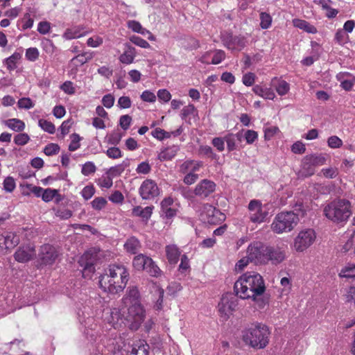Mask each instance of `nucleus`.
I'll return each mask as SVG.
<instances>
[{"label": "nucleus", "instance_id": "nucleus-39", "mask_svg": "<svg viewBox=\"0 0 355 355\" xmlns=\"http://www.w3.org/2000/svg\"><path fill=\"white\" fill-rule=\"evenodd\" d=\"M38 125L45 132L53 134L55 132V127L53 123L46 119H41L38 121Z\"/></svg>", "mask_w": 355, "mask_h": 355}, {"label": "nucleus", "instance_id": "nucleus-32", "mask_svg": "<svg viewBox=\"0 0 355 355\" xmlns=\"http://www.w3.org/2000/svg\"><path fill=\"white\" fill-rule=\"evenodd\" d=\"M143 270H146L152 277H158L161 273V270L159 267L150 257L147 260L146 265Z\"/></svg>", "mask_w": 355, "mask_h": 355}, {"label": "nucleus", "instance_id": "nucleus-20", "mask_svg": "<svg viewBox=\"0 0 355 355\" xmlns=\"http://www.w3.org/2000/svg\"><path fill=\"white\" fill-rule=\"evenodd\" d=\"M116 284L113 282L112 277H111V275H109L108 269L99 277V286L104 292L112 294V288Z\"/></svg>", "mask_w": 355, "mask_h": 355}, {"label": "nucleus", "instance_id": "nucleus-16", "mask_svg": "<svg viewBox=\"0 0 355 355\" xmlns=\"http://www.w3.org/2000/svg\"><path fill=\"white\" fill-rule=\"evenodd\" d=\"M107 322L114 329H121L123 327L127 326L126 318L118 308H113L110 310Z\"/></svg>", "mask_w": 355, "mask_h": 355}, {"label": "nucleus", "instance_id": "nucleus-13", "mask_svg": "<svg viewBox=\"0 0 355 355\" xmlns=\"http://www.w3.org/2000/svg\"><path fill=\"white\" fill-rule=\"evenodd\" d=\"M139 191L144 200L153 199L159 194V189L155 182L149 179L142 182Z\"/></svg>", "mask_w": 355, "mask_h": 355}, {"label": "nucleus", "instance_id": "nucleus-30", "mask_svg": "<svg viewBox=\"0 0 355 355\" xmlns=\"http://www.w3.org/2000/svg\"><path fill=\"white\" fill-rule=\"evenodd\" d=\"M306 160L309 161L315 168L322 166L326 162V157L322 154H312L305 156Z\"/></svg>", "mask_w": 355, "mask_h": 355}, {"label": "nucleus", "instance_id": "nucleus-53", "mask_svg": "<svg viewBox=\"0 0 355 355\" xmlns=\"http://www.w3.org/2000/svg\"><path fill=\"white\" fill-rule=\"evenodd\" d=\"M59 151L60 146L58 144L53 143L46 145L44 149V153L48 156L56 155L59 153Z\"/></svg>", "mask_w": 355, "mask_h": 355}, {"label": "nucleus", "instance_id": "nucleus-2", "mask_svg": "<svg viewBox=\"0 0 355 355\" xmlns=\"http://www.w3.org/2000/svg\"><path fill=\"white\" fill-rule=\"evenodd\" d=\"M295 211H282L277 214L272 224V230L277 234H282L292 231L297 225L300 220V216L302 217L305 214V210L302 204L297 205Z\"/></svg>", "mask_w": 355, "mask_h": 355}, {"label": "nucleus", "instance_id": "nucleus-36", "mask_svg": "<svg viewBox=\"0 0 355 355\" xmlns=\"http://www.w3.org/2000/svg\"><path fill=\"white\" fill-rule=\"evenodd\" d=\"M273 80L277 81V85H275V89L279 95L284 96L289 92L290 85L286 80H278L277 78H275Z\"/></svg>", "mask_w": 355, "mask_h": 355}, {"label": "nucleus", "instance_id": "nucleus-33", "mask_svg": "<svg viewBox=\"0 0 355 355\" xmlns=\"http://www.w3.org/2000/svg\"><path fill=\"white\" fill-rule=\"evenodd\" d=\"M6 125L15 132H21L25 128V123L18 119H10L6 121Z\"/></svg>", "mask_w": 355, "mask_h": 355}, {"label": "nucleus", "instance_id": "nucleus-8", "mask_svg": "<svg viewBox=\"0 0 355 355\" xmlns=\"http://www.w3.org/2000/svg\"><path fill=\"white\" fill-rule=\"evenodd\" d=\"M237 295L232 293H225L221 297L220 302L218 304V310L225 320H227L230 315L236 310L238 306Z\"/></svg>", "mask_w": 355, "mask_h": 355}, {"label": "nucleus", "instance_id": "nucleus-9", "mask_svg": "<svg viewBox=\"0 0 355 355\" xmlns=\"http://www.w3.org/2000/svg\"><path fill=\"white\" fill-rule=\"evenodd\" d=\"M315 233L312 229L300 231L294 241V248L297 252H303L309 248L315 240Z\"/></svg>", "mask_w": 355, "mask_h": 355}, {"label": "nucleus", "instance_id": "nucleus-12", "mask_svg": "<svg viewBox=\"0 0 355 355\" xmlns=\"http://www.w3.org/2000/svg\"><path fill=\"white\" fill-rule=\"evenodd\" d=\"M35 255V245L28 243L19 246L14 254V258L19 263H26L33 259Z\"/></svg>", "mask_w": 355, "mask_h": 355}, {"label": "nucleus", "instance_id": "nucleus-29", "mask_svg": "<svg viewBox=\"0 0 355 355\" xmlns=\"http://www.w3.org/2000/svg\"><path fill=\"white\" fill-rule=\"evenodd\" d=\"M124 248L128 252L136 254L141 248V244L136 237L132 236L126 241Z\"/></svg>", "mask_w": 355, "mask_h": 355}, {"label": "nucleus", "instance_id": "nucleus-56", "mask_svg": "<svg viewBox=\"0 0 355 355\" xmlns=\"http://www.w3.org/2000/svg\"><path fill=\"white\" fill-rule=\"evenodd\" d=\"M225 141L227 143V150L230 151H233L236 148V139L235 136L233 134H228L225 137Z\"/></svg>", "mask_w": 355, "mask_h": 355}, {"label": "nucleus", "instance_id": "nucleus-63", "mask_svg": "<svg viewBox=\"0 0 355 355\" xmlns=\"http://www.w3.org/2000/svg\"><path fill=\"white\" fill-rule=\"evenodd\" d=\"M132 122V117L128 114L122 115L119 119V125L122 129L126 130L129 128Z\"/></svg>", "mask_w": 355, "mask_h": 355}, {"label": "nucleus", "instance_id": "nucleus-62", "mask_svg": "<svg viewBox=\"0 0 355 355\" xmlns=\"http://www.w3.org/2000/svg\"><path fill=\"white\" fill-rule=\"evenodd\" d=\"M73 123V121L71 119H69L62 122L60 127L62 137H64L66 135H67L69 132V130Z\"/></svg>", "mask_w": 355, "mask_h": 355}, {"label": "nucleus", "instance_id": "nucleus-21", "mask_svg": "<svg viewBox=\"0 0 355 355\" xmlns=\"http://www.w3.org/2000/svg\"><path fill=\"white\" fill-rule=\"evenodd\" d=\"M153 206H148L142 208L141 206H136L132 210L134 216L140 217L143 221L147 222L152 216Z\"/></svg>", "mask_w": 355, "mask_h": 355}, {"label": "nucleus", "instance_id": "nucleus-17", "mask_svg": "<svg viewBox=\"0 0 355 355\" xmlns=\"http://www.w3.org/2000/svg\"><path fill=\"white\" fill-rule=\"evenodd\" d=\"M173 200L171 197L165 198L161 202L160 216L163 218L171 219L176 216L177 209L173 207Z\"/></svg>", "mask_w": 355, "mask_h": 355}, {"label": "nucleus", "instance_id": "nucleus-15", "mask_svg": "<svg viewBox=\"0 0 355 355\" xmlns=\"http://www.w3.org/2000/svg\"><path fill=\"white\" fill-rule=\"evenodd\" d=\"M202 215L205 216V219L209 224H217L225 219V215L209 204L204 205Z\"/></svg>", "mask_w": 355, "mask_h": 355}, {"label": "nucleus", "instance_id": "nucleus-24", "mask_svg": "<svg viewBox=\"0 0 355 355\" xmlns=\"http://www.w3.org/2000/svg\"><path fill=\"white\" fill-rule=\"evenodd\" d=\"M315 167L311 164L309 161L306 160L304 157L302 161L301 168L297 173V175L300 178H305L311 176L315 173Z\"/></svg>", "mask_w": 355, "mask_h": 355}, {"label": "nucleus", "instance_id": "nucleus-19", "mask_svg": "<svg viewBox=\"0 0 355 355\" xmlns=\"http://www.w3.org/2000/svg\"><path fill=\"white\" fill-rule=\"evenodd\" d=\"M269 250L267 252V263L271 261L273 264H278L282 262L286 258L285 251L280 248H275L268 245Z\"/></svg>", "mask_w": 355, "mask_h": 355}, {"label": "nucleus", "instance_id": "nucleus-5", "mask_svg": "<svg viewBox=\"0 0 355 355\" xmlns=\"http://www.w3.org/2000/svg\"><path fill=\"white\" fill-rule=\"evenodd\" d=\"M109 275L113 279L116 285L112 288V294L122 292L129 279V272L123 265H112L108 268Z\"/></svg>", "mask_w": 355, "mask_h": 355}, {"label": "nucleus", "instance_id": "nucleus-27", "mask_svg": "<svg viewBox=\"0 0 355 355\" xmlns=\"http://www.w3.org/2000/svg\"><path fill=\"white\" fill-rule=\"evenodd\" d=\"M135 55V49L131 46L127 45L126 49L120 55L119 60L123 64H129L133 62Z\"/></svg>", "mask_w": 355, "mask_h": 355}, {"label": "nucleus", "instance_id": "nucleus-14", "mask_svg": "<svg viewBox=\"0 0 355 355\" xmlns=\"http://www.w3.org/2000/svg\"><path fill=\"white\" fill-rule=\"evenodd\" d=\"M216 184L209 180H201L195 187L194 193L201 199H205L216 190Z\"/></svg>", "mask_w": 355, "mask_h": 355}, {"label": "nucleus", "instance_id": "nucleus-52", "mask_svg": "<svg viewBox=\"0 0 355 355\" xmlns=\"http://www.w3.org/2000/svg\"><path fill=\"white\" fill-rule=\"evenodd\" d=\"M128 27L132 29L134 32L139 33L144 35L145 32L149 33L146 29L143 28L141 24L137 21L132 20L128 21Z\"/></svg>", "mask_w": 355, "mask_h": 355}, {"label": "nucleus", "instance_id": "nucleus-45", "mask_svg": "<svg viewBox=\"0 0 355 355\" xmlns=\"http://www.w3.org/2000/svg\"><path fill=\"white\" fill-rule=\"evenodd\" d=\"M335 40L340 45L346 44L349 40L348 35L343 29H338L335 35Z\"/></svg>", "mask_w": 355, "mask_h": 355}, {"label": "nucleus", "instance_id": "nucleus-49", "mask_svg": "<svg viewBox=\"0 0 355 355\" xmlns=\"http://www.w3.org/2000/svg\"><path fill=\"white\" fill-rule=\"evenodd\" d=\"M17 105L21 109L29 110L34 107L35 104L30 98H21L17 102Z\"/></svg>", "mask_w": 355, "mask_h": 355}, {"label": "nucleus", "instance_id": "nucleus-37", "mask_svg": "<svg viewBox=\"0 0 355 355\" xmlns=\"http://www.w3.org/2000/svg\"><path fill=\"white\" fill-rule=\"evenodd\" d=\"M339 276L345 278H355V264L348 263L343 267L339 273Z\"/></svg>", "mask_w": 355, "mask_h": 355}, {"label": "nucleus", "instance_id": "nucleus-44", "mask_svg": "<svg viewBox=\"0 0 355 355\" xmlns=\"http://www.w3.org/2000/svg\"><path fill=\"white\" fill-rule=\"evenodd\" d=\"M151 135L153 137L157 139L158 140H163L164 139L170 138L171 136V133L169 132H166L163 129L159 128H155L152 132Z\"/></svg>", "mask_w": 355, "mask_h": 355}, {"label": "nucleus", "instance_id": "nucleus-48", "mask_svg": "<svg viewBox=\"0 0 355 355\" xmlns=\"http://www.w3.org/2000/svg\"><path fill=\"white\" fill-rule=\"evenodd\" d=\"M71 143L69 145V151H75L80 148V137L76 133H73L71 135Z\"/></svg>", "mask_w": 355, "mask_h": 355}, {"label": "nucleus", "instance_id": "nucleus-1", "mask_svg": "<svg viewBox=\"0 0 355 355\" xmlns=\"http://www.w3.org/2000/svg\"><path fill=\"white\" fill-rule=\"evenodd\" d=\"M266 290L261 275L254 271L246 272L234 283V291L241 299L252 298L261 295Z\"/></svg>", "mask_w": 355, "mask_h": 355}, {"label": "nucleus", "instance_id": "nucleus-3", "mask_svg": "<svg viewBox=\"0 0 355 355\" xmlns=\"http://www.w3.org/2000/svg\"><path fill=\"white\" fill-rule=\"evenodd\" d=\"M270 332L268 327L262 323L252 324L243 331V340L250 347L264 349L269 343Z\"/></svg>", "mask_w": 355, "mask_h": 355}, {"label": "nucleus", "instance_id": "nucleus-10", "mask_svg": "<svg viewBox=\"0 0 355 355\" xmlns=\"http://www.w3.org/2000/svg\"><path fill=\"white\" fill-rule=\"evenodd\" d=\"M97 260V252L95 250H89L85 252L80 258L78 264L83 268V275L84 277L89 276L94 272V265Z\"/></svg>", "mask_w": 355, "mask_h": 355}, {"label": "nucleus", "instance_id": "nucleus-60", "mask_svg": "<svg viewBox=\"0 0 355 355\" xmlns=\"http://www.w3.org/2000/svg\"><path fill=\"white\" fill-rule=\"evenodd\" d=\"M327 144L331 148H338L342 146L343 141L337 136H331L328 138Z\"/></svg>", "mask_w": 355, "mask_h": 355}, {"label": "nucleus", "instance_id": "nucleus-22", "mask_svg": "<svg viewBox=\"0 0 355 355\" xmlns=\"http://www.w3.org/2000/svg\"><path fill=\"white\" fill-rule=\"evenodd\" d=\"M19 243V238L14 233L10 232L6 236H1L0 239V247L2 244L5 245L6 249H12Z\"/></svg>", "mask_w": 355, "mask_h": 355}, {"label": "nucleus", "instance_id": "nucleus-35", "mask_svg": "<svg viewBox=\"0 0 355 355\" xmlns=\"http://www.w3.org/2000/svg\"><path fill=\"white\" fill-rule=\"evenodd\" d=\"M149 257L140 254L133 259L132 265L136 270H143Z\"/></svg>", "mask_w": 355, "mask_h": 355}, {"label": "nucleus", "instance_id": "nucleus-31", "mask_svg": "<svg viewBox=\"0 0 355 355\" xmlns=\"http://www.w3.org/2000/svg\"><path fill=\"white\" fill-rule=\"evenodd\" d=\"M293 24L295 27L304 30L309 33H315L317 32L316 28L305 20L295 19L293 20Z\"/></svg>", "mask_w": 355, "mask_h": 355}, {"label": "nucleus", "instance_id": "nucleus-18", "mask_svg": "<svg viewBox=\"0 0 355 355\" xmlns=\"http://www.w3.org/2000/svg\"><path fill=\"white\" fill-rule=\"evenodd\" d=\"M222 40L224 45L230 49H234L236 46H239L241 49L245 46V41L243 38L234 37L232 33L223 34Z\"/></svg>", "mask_w": 355, "mask_h": 355}, {"label": "nucleus", "instance_id": "nucleus-23", "mask_svg": "<svg viewBox=\"0 0 355 355\" xmlns=\"http://www.w3.org/2000/svg\"><path fill=\"white\" fill-rule=\"evenodd\" d=\"M92 58L93 53L84 52L73 57L70 61V64L73 66L76 69V71H77L79 67L83 65Z\"/></svg>", "mask_w": 355, "mask_h": 355}, {"label": "nucleus", "instance_id": "nucleus-41", "mask_svg": "<svg viewBox=\"0 0 355 355\" xmlns=\"http://www.w3.org/2000/svg\"><path fill=\"white\" fill-rule=\"evenodd\" d=\"M199 153L214 160H218L219 158L218 155L214 153L213 149L209 146H200Z\"/></svg>", "mask_w": 355, "mask_h": 355}, {"label": "nucleus", "instance_id": "nucleus-46", "mask_svg": "<svg viewBox=\"0 0 355 355\" xmlns=\"http://www.w3.org/2000/svg\"><path fill=\"white\" fill-rule=\"evenodd\" d=\"M91 205L95 210H101L107 205V200L103 197H97L92 201Z\"/></svg>", "mask_w": 355, "mask_h": 355}, {"label": "nucleus", "instance_id": "nucleus-50", "mask_svg": "<svg viewBox=\"0 0 355 355\" xmlns=\"http://www.w3.org/2000/svg\"><path fill=\"white\" fill-rule=\"evenodd\" d=\"M56 195L57 189L48 188L44 190L42 198L44 202H48L52 200Z\"/></svg>", "mask_w": 355, "mask_h": 355}, {"label": "nucleus", "instance_id": "nucleus-6", "mask_svg": "<svg viewBox=\"0 0 355 355\" xmlns=\"http://www.w3.org/2000/svg\"><path fill=\"white\" fill-rule=\"evenodd\" d=\"M268 245L261 241L252 242L247 248V257L256 265L267 263Z\"/></svg>", "mask_w": 355, "mask_h": 355}, {"label": "nucleus", "instance_id": "nucleus-4", "mask_svg": "<svg viewBox=\"0 0 355 355\" xmlns=\"http://www.w3.org/2000/svg\"><path fill=\"white\" fill-rule=\"evenodd\" d=\"M323 213L329 220L335 223H345L352 214V204L346 199H336L324 207Z\"/></svg>", "mask_w": 355, "mask_h": 355}, {"label": "nucleus", "instance_id": "nucleus-61", "mask_svg": "<svg viewBox=\"0 0 355 355\" xmlns=\"http://www.w3.org/2000/svg\"><path fill=\"white\" fill-rule=\"evenodd\" d=\"M244 137L247 144H253L258 138V134L256 131L252 130H248L244 134Z\"/></svg>", "mask_w": 355, "mask_h": 355}, {"label": "nucleus", "instance_id": "nucleus-40", "mask_svg": "<svg viewBox=\"0 0 355 355\" xmlns=\"http://www.w3.org/2000/svg\"><path fill=\"white\" fill-rule=\"evenodd\" d=\"M21 58V55L19 53H14L9 58H6L5 62L7 68L10 70H14L17 67V62Z\"/></svg>", "mask_w": 355, "mask_h": 355}, {"label": "nucleus", "instance_id": "nucleus-58", "mask_svg": "<svg viewBox=\"0 0 355 355\" xmlns=\"http://www.w3.org/2000/svg\"><path fill=\"white\" fill-rule=\"evenodd\" d=\"M94 193L95 189L93 185H87L81 191L83 198L86 200L90 199Z\"/></svg>", "mask_w": 355, "mask_h": 355}, {"label": "nucleus", "instance_id": "nucleus-11", "mask_svg": "<svg viewBox=\"0 0 355 355\" xmlns=\"http://www.w3.org/2000/svg\"><path fill=\"white\" fill-rule=\"evenodd\" d=\"M58 257L56 248L49 244H44L40 247L38 253V263L40 266L52 265Z\"/></svg>", "mask_w": 355, "mask_h": 355}, {"label": "nucleus", "instance_id": "nucleus-28", "mask_svg": "<svg viewBox=\"0 0 355 355\" xmlns=\"http://www.w3.org/2000/svg\"><path fill=\"white\" fill-rule=\"evenodd\" d=\"M252 90L257 95L265 99L273 100L275 97V94L271 88L262 87L257 85L254 86Z\"/></svg>", "mask_w": 355, "mask_h": 355}, {"label": "nucleus", "instance_id": "nucleus-64", "mask_svg": "<svg viewBox=\"0 0 355 355\" xmlns=\"http://www.w3.org/2000/svg\"><path fill=\"white\" fill-rule=\"evenodd\" d=\"M109 200L114 203L121 204L124 200V197L121 191H115L109 196Z\"/></svg>", "mask_w": 355, "mask_h": 355}, {"label": "nucleus", "instance_id": "nucleus-7", "mask_svg": "<svg viewBox=\"0 0 355 355\" xmlns=\"http://www.w3.org/2000/svg\"><path fill=\"white\" fill-rule=\"evenodd\" d=\"M125 318L127 326L132 330H137L145 318V311L141 304H131Z\"/></svg>", "mask_w": 355, "mask_h": 355}, {"label": "nucleus", "instance_id": "nucleus-25", "mask_svg": "<svg viewBox=\"0 0 355 355\" xmlns=\"http://www.w3.org/2000/svg\"><path fill=\"white\" fill-rule=\"evenodd\" d=\"M178 146L173 145L162 150L158 155V159L160 161H167L173 159L179 151Z\"/></svg>", "mask_w": 355, "mask_h": 355}, {"label": "nucleus", "instance_id": "nucleus-57", "mask_svg": "<svg viewBox=\"0 0 355 355\" xmlns=\"http://www.w3.org/2000/svg\"><path fill=\"white\" fill-rule=\"evenodd\" d=\"M3 189L7 192H12L15 189V182L13 178L7 177L3 181Z\"/></svg>", "mask_w": 355, "mask_h": 355}, {"label": "nucleus", "instance_id": "nucleus-51", "mask_svg": "<svg viewBox=\"0 0 355 355\" xmlns=\"http://www.w3.org/2000/svg\"><path fill=\"white\" fill-rule=\"evenodd\" d=\"M83 34L78 28H69L67 29L64 33V37L67 40H72L81 37Z\"/></svg>", "mask_w": 355, "mask_h": 355}, {"label": "nucleus", "instance_id": "nucleus-59", "mask_svg": "<svg viewBox=\"0 0 355 355\" xmlns=\"http://www.w3.org/2000/svg\"><path fill=\"white\" fill-rule=\"evenodd\" d=\"M107 143L112 145H117L121 141L122 135L118 132H114L107 137Z\"/></svg>", "mask_w": 355, "mask_h": 355}, {"label": "nucleus", "instance_id": "nucleus-42", "mask_svg": "<svg viewBox=\"0 0 355 355\" xmlns=\"http://www.w3.org/2000/svg\"><path fill=\"white\" fill-rule=\"evenodd\" d=\"M260 26L262 29H267L271 26L272 17L270 14L262 12L260 13Z\"/></svg>", "mask_w": 355, "mask_h": 355}, {"label": "nucleus", "instance_id": "nucleus-43", "mask_svg": "<svg viewBox=\"0 0 355 355\" xmlns=\"http://www.w3.org/2000/svg\"><path fill=\"white\" fill-rule=\"evenodd\" d=\"M128 355H148V351L144 345H133Z\"/></svg>", "mask_w": 355, "mask_h": 355}, {"label": "nucleus", "instance_id": "nucleus-26", "mask_svg": "<svg viewBox=\"0 0 355 355\" xmlns=\"http://www.w3.org/2000/svg\"><path fill=\"white\" fill-rule=\"evenodd\" d=\"M166 254L168 262L171 264H175L179 260L180 252L175 245H168L166 247Z\"/></svg>", "mask_w": 355, "mask_h": 355}, {"label": "nucleus", "instance_id": "nucleus-55", "mask_svg": "<svg viewBox=\"0 0 355 355\" xmlns=\"http://www.w3.org/2000/svg\"><path fill=\"white\" fill-rule=\"evenodd\" d=\"M30 140V137L26 133H19L14 138V142L18 146H24Z\"/></svg>", "mask_w": 355, "mask_h": 355}, {"label": "nucleus", "instance_id": "nucleus-38", "mask_svg": "<svg viewBox=\"0 0 355 355\" xmlns=\"http://www.w3.org/2000/svg\"><path fill=\"white\" fill-rule=\"evenodd\" d=\"M129 166V163L128 161H123L121 164H118L116 166H112L109 170V173L112 176H118L120 175Z\"/></svg>", "mask_w": 355, "mask_h": 355}, {"label": "nucleus", "instance_id": "nucleus-34", "mask_svg": "<svg viewBox=\"0 0 355 355\" xmlns=\"http://www.w3.org/2000/svg\"><path fill=\"white\" fill-rule=\"evenodd\" d=\"M140 294L138 288L136 286L129 287L127 290L126 297L124 298L125 300H129L130 303H139V300Z\"/></svg>", "mask_w": 355, "mask_h": 355}, {"label": "nucleus", "instance_id": "nucleus-54", "mask_svg": "<svg viewBox=\"0 0 355 355\" xmlns=\"http://www.w3.org/2000/svg\"><path fill=\"white\" fill-rule=\"evenodd\" d=\"M96 167L94 164L92 162H87L83 165L81 173L84 175H89L92 173H95Z\"/></svg>", "mask_w": 355, "mask_h": 355}, {"label": "nucleus", "instance_id": "nucleus-47", "mask_svg": "<svg viewBox=\"0 0 355 355\" xmlns=\"http://www.w3.org/2000/svg\"><path fill=\"white\" fill-rule=\"evenodd\" d=\"M265 217L266 213L262 211L261 207L259 210L250 213V218L254 223H261L263 221Z\"/></svg>", "mask_w": 355, "mask_h": 355}]
</instances>
